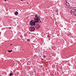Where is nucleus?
Listing matches in <instances>:
<instances>
[{
	"label": "nucleus",
	"instance_id": "nucleus-13",
	"mask_svg": "<svg viewBox=\"0 0 76 76\" xmlns=\"http://www.w3.org/2000/svg\"><path fill=\"white\" fill-rule=\"evenodd\" d=\"M8 52H9V53H10V52H12V50H11L10 51V50H8Z\"/></svg>",
	"mask_w": 76,
	"mask_h": 76
},
{
	"label": "nucleus",
	"instance_id": "nucleus-27",
	"mask_svg": "<svg viewBox=\"0 0 76 76\" xmlns=\"http://www.w3.org/2000/svg\"><path fill=\"white\" fill-rule=\"evenodd\" d=\"M58 53H59L58 52Z\"/></svg>",
	"mask_w": 76,
	"mask_h": 76
},
{
	"label": "nucleus",
	"instance_id": "nucleus-15",
	"mask_svg": "<svg viewBox=\"0 0 76 76\" xmlns=\"http://www.w3.org/2000/svg\"><path fill=\"white\" fill-rule=\"evenodd\" d=\"M45 57H46V56H45V55H44V56H43V57L44 58H45Z\"/></svg>",
	"mask_w": 76,
	"mask_h": 76
},
{
	"label": "nucleus",
	"instance_id": "nucleus-2",
	"mask_svg": "<svg viewBox=\"0 0 76 76\" xmlns=\"http://www.w3.org/2000/svg\"><path fill=\"white\" fill-rule=\"evenodd\" d=\"M35 21L34 20H31L29 23L30 25L31 26H33V25H35Z\"/></svg>",
	"mask_w": 76,
	"mask_h": 76
},
{
	"label": "nucleus",
	"instance_id": "nucleus-8",
	"mask_svg": "<svg viewBox=\"0 0 76 76\" xmlns=\"http://www.w3.org/2000/svg\"><path fill=\"white\" fill-rule=\"evenodd\" d=\"M15 14V15H17L18 14V12L17 11H16L15 13H14Z\"/></svg>",
	"mask_w": 76,
	"mask_h": 76
},
{
	"label": "nucleus",
	"instance_id": "nucleus-24",
	"mask_svg": "<svg viewBox=\"0 0 76 76\" xmlns=\"http://www.w3.org/2000/svg\"><path fill=\"white\" fill-rule=\"evenodd\" d=\"M36 56V55H35L34 56L35 57Z\"/></svg>",
	"mask_w": 76,
	"mask_h": 76
},
{
	"label": "nucleus",
	"instance_id": "nucleus-21",
	"mask_svg": "<svg viewBox=\"0 0 76 76\" xmlns=\"http://www.w3.org/2000/svg\"><path fill=\"white\" fill-rule=\"evenodd\" d=\"M29 4V3H27V4Z\"/></svg>",
	"mask_w": 76,
	"mask_h": 76
},
{
	"label": "nucleus",
	"instance_id": "nucleus-23",
	"mask_svg": "<svg viewBox=\"0 0 76 76\" xmlns=\"http://www.w3.org/2000/svg\"><path fill=\"white\" fill-rule=\"evenodd\" d=\"M12 45V44H11V46Z\"/></svg>",
	"mask_w": 76,
	"mask_h": 76
},
{
	"label": "nucleus",
	"instance_id": "nucleus-11",
	"mask_svg": "<svg viewBox=\"0 0 76 76\" xmlns=\"http://www.w3.org/2000/svg\"><path fill=\"white\" fill-rule=\"evenodd\" d=\"M55 11L56 12H57V13H58V10H56Z\"/></svg>",
	"mask_w": 76,
	"mask_h": 76
},
{
	"label": "nucleus",
	"instance_id": "nucleus-22",
	"mask_svg": "<svg viewBox=\"0 0 76 76\" xmlns=\"http://www.w3.org/2000/svg\"><path fill=\"white\" fill-rule=\"evenodd\" d=\"M25 36L26 37V35H25Z\"/></svg>",
	"mask_w": 76,
	"mask_h": 76
},
{
	"label": "nucleus",
	"instance_id": "nucleus-10",
	"mask_svg": "<svg viewBox=\"0 0 76 76\" xmlns=\"http://www.w3.org/2000/svg\"><path fill=\"white\" fill-rule=\"evenodd\" d=\"M13 75V73H10V76H12Z\"/></svg>",
	"mask_w": 76,
	"mask_h": 76
},
{
	"label": "nucleus",
	"instance_id": "nucleus-5",
	"mask_svg": "<svg viewBox=\"0 0 76 76\" xmlns=\"http://www.w3.org/2000/svg\"><path fill=\"white\" fill-rule=\"evenodd\" d=\"M69 9H74V7H73V5H69Z\"/></svg>",
	"mask_w": 76,
	"mask_h": 76
},
{
	"label": "nucleus",
	"instance_id": "nucleus-20",
	"mask_svg": "<svg viewBox=\"0 0 76 76\" xmlns=\"http://www.w3.org/2000/svg\"><path fill=\"white\" fill-rule=\"evenodd\" d=\"M57 15H58V13H57Z\"/></svg>",
	"mask_w": 76,
	"mask_h": 76
},
{
	"label": "nucleus",
	"instance_id": "nucleus-7",
	"mask_svg": "<svg viewBox=\"0 0 76 76\" xmlns=\"http://www.w3.org/2000/svg\"><path fill=\"white\" fill-rule=\"evenodd\" d=\"M65 1V3H68V2H69V1H70V0H66Z\"/></svg>",
	"mask_w": 76,
	"mask_h": 76
},
{
	"label": "nucleus",
	"instance_id": "nucleus-26",
	"mask_svg": "<svg viewBox=\"0 0 76 76\" xmlns=\"http://www.w3.org/2000/svg\"><path fill=\"white\" fill-rule=\"evenodd\" d=\"M23 0H21V1H22Z\"/></svg>",
	"mask_w": 76,
	"mask_h": 76
},
{
	"label": "nucleus",
	"instance_id": "nucleus-18",
	"mask_svg": "<svg viewBox=\"0 0 76 76\" xmlns=\"http://www.w3.org/2000/svg\"><path fill=\"white\" fill-rule=\"evenodd\" d=\"M40 22L41 23H42V22H41V20H40H40H39Z\"/></svg>",
	"mask_w": 76,
	"mask_h": 76
},
{
	"label": "nucleus",
	"instance_id": "nucleus-6",
	"mask_svg": "<svg viewBox=\"0 0 76 76\" xmlns=\"http://www.w3.org/2000/svg\"><path fill=\"white\" fill-rule=\"evenodd\" d=\"M71 13H73L74 12H75V9H73L72 10H71Z\"/></svg>",
	"mask_w": 76,
	"mask_h": 76
},
{
	"label": "nucleus",
	"instance_id": "nucleus-19",
	"mask_svg": "<svg viewBox=\"0 0 76 76\" xmlns=\"http://www.w3.org/2000/svg\"><path fill=\"white\" fill-rule=\"evenodd\" d=\"M75 9V12H76V9Z\"/></svg>",
	"mask_w": 76,
	"mask_h": 76
},
{
	"label": "nucleus",
	"instance_id": "nucleus-1",
	"mask_svg": "<svg viewBox=\"0 0 76 76\" xmlns=\"http://www.w3.org/2000/svg\"><path fill=\"white\" fill-rule=\"evenodd\" d=\"M41 17L37 14H36L35 15V17L34 18V19L36 23H39V20H40V18Z\"/></svg>",
	"mask_w": 76,
	"mask_h": 76
},
{
	"label": "nucleus",
	"instance_id": "nucleus-17",
	"mask_svg": "<svg viewBox=\"0 0 76 76\" xmlns=\"http://www.w3.org/2000/svg\"><path fill=\"white\" fill-rule=\"evenodd\" d=\"M74 15L75 16H76V12L75 13V14H74Z\"/></svg>",
	"mask_w": 76,
	"mask_h": 76
},
{
	"label": "nucleus",
	"instance_id": "nucleus-14",
	"mask_svg": "<svg viewBox=\"0 0 76 76\" xmlns=\"http://www.w3.org/2000/svg\"><path fill=\"white\" fill-rule=\"evenodd\" d=\"M47 37H48V38H50V35H48Z\"/></svg>",
	"mask_w": 76,
	"mask_h": 76
},
{
	"label": "nucleus",
	"instance_id": "nucleus-3",
	"mask_svg": "<svg viewBox=\"0 0 76 76\" xmlns=\"http://www.w3.org/2000/svg\"><path fill=\"white\" fill-rule=\"evenodd\" d=\"M29 30L30 31H33L35 30V28H34V27H31L30 28Z\"/></svg>",
	"mask_w": 76,
	"mask_h": 76
},
{
	"label": "nucleus",
	"instance_id": "nucleus-25",
	"mask_svg": "<svg viewBox=\"0 0 76 76\" xmlns=\"http://www.w3.org/2000/svg\"><path fill=\"white\" fill-rule=\"evenodd\" d=\"M5 0V1H7V0Z\"/></svg>",
	"mask_w": 76,
	"mask_h": 76
},
{
	"label": "nucleus",
	"instance_id": "nucleus-4",
	"mask_svg": "<svg viewBox=\"0 0 76 76\" xmlns=\"http://www.w3.org/2000/svg\"><path fill=\"white\" fill-rule=\"evenodd\" d=\"M34 26H35V27L37 29H38V28H39L40 26L39 24H35V25H34Z\"/></svg>",
	"mask_w": 76,
	"mask_h": 76
},
{
	"label": "nucleus",
	"instance_id": "nucleus-12",
	"mask_svg": "<svg viewBox=\"0 0 76 76\" xmlns=\"http://www.w3.org/2000/svg\"><path fill=\"white\" fill-rule=\"evenodd\" d=\"M27 41L28 42H29V41H30V39H27Z\"/></svg>",
	"mask_w": 76,
	"mask_h": 76
},
{
	"label": "nucleus",
	"instance_id": "nucleus-16",
	"mask_svg": "<svg viewBox=\"0 0 76 76\" xmlns=\"http://www.w3.org/2000/svg\"><path fill=\"white\" fill-rule=\"evenodd\" d=\"M53 56H55V54H53Z\"/></svg>",
	"mask_w": 76,
	"mask_h": 76
},
{
	"label": "nucleus",
	"instance_id": "nucleus-9",
	"mask_svg": "<svg viewBox=\"0 0 76 76\" xmlns=\"http://www.w3.org/2000/svg\"><path fill=\"white\" fill-rule=\"evenodd\" d=\"M66 4L67 5V6H70V5H69V3H68H68H66Z\"/></svg>",
	"mask_w": 76,
	"mask_h": 76
}]
</instances>
